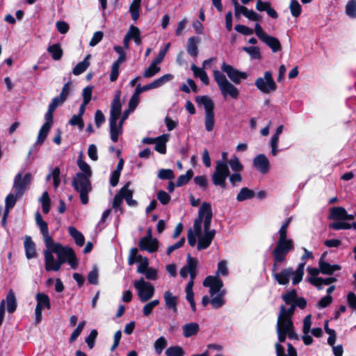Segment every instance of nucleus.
Returning a JSON list of instances; mask_svg holds the SVG:
<instances>
[{"label": "nucleus", "instance_id": "obj_1", "mask_svg": "<svg viewBox=\"0 0 356 356\" xmlns=\"http://www.w3.org/2000/svg\"><path fill=\"white\" fill-rule=\"evenodd\" d=\"M291 220V217L286 219L278 230V239L272 252L273 257V276L280 285L289 284L291 277H292L293 284L296 285L302 281L304 275L305 262L300 263L295 270L292 268H288L283 269L280 273L275 272L277 270V265L284 262L287 254L294 249L293 241L287 237L288 227Z\"/></svg>", "mask_w": 356, "mask_h": 356}, {"label": "nucleus", "instance_id": "obj_2", "mask_svg": "<svg viewBox=\"0 0 356 356\" xmlns=\"http://www.w3.org/2000/svg\"><path fill=\"white\" fill-rule=\"evenodd\" d=\"M212 218L211 204L207 202H202L194 221L193 228L188 232V242L191 246L193 247L197 243L198 250L209 247L216 233L215 229H211Z\"/></svg>", "mask_w": 356, "mask_h": 356}, {"label": "nucleus", "instance_id": "obj_3", "mask_svg": "<svg viewBox=\"0 0 356 356\" xmlns=\"http://www.w3.org/2000/svg\"><path fill=\"white\" fill-rule=\"evenodd\" d=\"M221 70L222 72L218 70H214L213 75L222 95L224 97L229 96L232 99L238 98L239 95L238 88L229 81L224 73L235 84H238L242 80L246 79L248 74L245 72L239 71L232 65L225 62L222 63Z\"/></svg>", "mask_w": 356, "mask_h": 356}, {"label": "nucleus", "instance_id": "obj_4", "mask_svg": "<svg viewBox=\"0 0 356 356\" xmlns=\"http://www.w3.org/2000/svg\"><path fill=\"white\" fill-rule=\"evenodd\" d=\"M74 252L71 248L52 242L44 250L45 270L48 272L58 271Z\"/></svg>", "mask_w": 356, "mask_h": 356}, {"label": "nucleus", "instance_id": "obj_5", "mask_svg": "<svg viewBox=\"0 0 356 356\" xmlns=\"http://www.w3.org/2000/svg\"><path fill=\"white\" fill-rule=\"evenodd\" d=\"M287 305H289V307L280 306V311L277 316L276 332L280 343L284 342L286 337L291 340L298 339V335L295 331L292 321L296 305L294 304H287Z\"/></svg>", "mask_w": 356, "mask_h": 356}, {"label": "nucleus", "instance_id": "obj_6", "mask_svg": "<svg viewBox=\"0 0 356 356\" xmlns=\"http://www.w3.org/2000/svg\"><path fill=\"white\" fill-rule=\"evenodd\" d=\"M203 285L209 288L210 304L213 309H219L225 305L226 291L222 289L223 282L218 276H207Z\"/></svg>", "mask_w": 356, "mask_h": 356}, {"label": "nucleus", "instance_id": "obj_7", "mask_svg": "<svg viewBox=\"0 0 356 356\" xmlns=\"http://www.w3.org/2000/svg\"><path fill=\"white\" fill-rule=\"evenodd\" d=\"M229 165L230 167V169L233 172L232 174H230L229 168H228V175L225 177L223 181H220V183H215L213 182V184L215 186H219L221 188H225L226 187V180L228 178L229 181L232 187H237L238 184L242 181L243 178L241 172L243 170V165L240 161L239 159L237 156L233 155L230 159H229Z\"/></svg>", "mask_w": 356, "mask_h": 356}, {"label": "nucleus", "instance_id": "obj_8", "mask_svg": "<svg viewBox=\"0 0 356 356\" xmlns=\"http://www.w3.org/2000/svg\"><path fill=\"white\" fill-rule=\"evenodd\" d=\"M90 177L84 176V174H76L72 179V186L79 193L83 204L88 203V193L92 190Z\"/></svg>", "mask_w": 356, "mask_h": 356}, {"label": "nucleus", "instance_id": "obj_9", "mask_svg": "<svg viewBox=\"0 0 356 356\" xmlns=\"http://www.w3.org/2000/svg\"><path fill=\"white\" fill-rule=\"evenodd\" d=\"M122 105L120 103V92L115 95L111 104L110 111L109 125L111 139L113 143H116L118 140L120 131H116V122L119 119L121 114Z\"/></svg>", "mask_w": 356, "mask_h": 356}, {"label": "nucleus", "instance_id": "obj_10", "mask_svg": "<svg viewBox=\"0 0 356 356\" xmlns=\"http://www.w3.org/2000/svg\"><path fill=\"white\" fill-rule=\"evenodd\" d=\"M195 102L198 105H202L205 111V129L211 131L215 125L214 104L212 99L207 95L197 96Z\"/></svg>", "mask_w": 356, "mask_h": 356}, {"label": "nucleus", "instance_id": "obj_11", "mask_svg": "<svg viewBox=\"0 0 356 356\" xmlns=\"http://www.w3.org/2000/svg\"><path fill=\"white\" fill-rule=\"evenodd\" d=\"M254 85L263 94L273 92L277 88L270 71H266L263 76L258 77L254 81Z\"/></svg>", "mask_w": 356, "mask_h": 356}, {"label": "nucleus", "instance_id": "obj_12", "mask_svg": "<svg viewBox=\"0 0 356 356\" xmlns=\"http://www.w3.org/2000/svg\"><path fill=\"white\" fill-rule=\"evenodd\" d=\"M134 286L136 289L138 298L142 302H147L154 295L155 288L154 285L149 282H146L143 278L135 280Z\"/></svg>", "mask_w": 356, "mask_h": 356}, {"label": "nucleus", "instance_id": "obj_13", "mask_svg": "<svg viewBox=\"0 0 356 356\" xmlns=\"http://www.w3.org/2000/svg\"><path fill=\"white\" fill-rule=\"evenodd\" d=\"M222 159L216 161V166L213 174L211 175V179L213 182L220 183V181H223L225 177L228 175L229 160H227V153L222 152L221 154Z\"/></svg>", "mask_w": 356, "mask_h": 356}, {"label": "nucleus", "instance_id": "obj_14", "mask_svg": "<svg viewBox=\"0 0 356 356\" xmlns=\"http://www.w3.org/2000/svg\"><path fill=\"white\" fill-rule=\"evenodd\" d=\"M307 271L309 274L307 277L309 282L315 286L318 290L323 289V285H329L337 282V278L334 277H329L327 278L318 277L321 273L320 268L308 267Z\"/></svg>", "mask_w": 356, "mask_h": 356}, {"label": "nucleus", "instance_id": "obj_15", "mask_svg": "<svg viewBox=\"0 0 356 356\" xmlns=\"http://www.w3.org/2000/svg\"><path fill=\"white\" fill-rule=\"evenodd\" d=\"M254 32L259 39L269 47L273 52L275 53L282 49L280 40L275 37L266 34L258 23L254 25Z\"/></svg>", "mask_w": 356, "mask_h": 356}, {"label": "nucleus", "instance_id": "obj_16", "mask_svg": "<svg viewBox=\"0 0 356 356\" xmlns=\"http://www.w3.org/2000/svg\"><path fill=\"white\" fill-rule=\"evenodd\" d=\"M31 181V175L29 172L26 173L24 176L22 172H18L14 178L12 191L17 195L22 197L27 191Z\"/></svg>", "mask_w": 356, "mask_h": 356}, {"label": "nucleus", "instance_id": "obj_17", "mask_svg": "<svg viewBox=\"0 0 356 356\" xmlns=\"http://www.w3.org/2000/svg\"><path fill=\"white\" fill-rule=\"evenodd\" d=\"M37 302L35 308V324H39L42 318V311L51 308V302L49 297L44 293L38 292L35 295Z\"/></svg>", "mask_w": 356, "mask_h": 356}, {"label": "nucleus", "instance_id": "obj_18", "mask_svg": "<svg viewBox=\"0 0 356 356\" xmlns=\"http://www.w3.org/2000/svg\"><path fill=\"white\" fill-rule=\"evenodd\" d=\"M138 245L140 250H145L149 253L156 252L159 248V241L156 238H152L150 231H148L145 237L140 238Z\"/></svg>", "mask_w": 356, "mask_h": 356}, {"label": "nucleus", "instance_id": "obj_19", "mask_svg": "<svg viewBox=\"0 0 356 356\" xmlns=\"http://www.w3.org/2000/svg\"><path fill=\"white\" fill-rule=\"evenodd\" d=\"M252 165L262 175L267 174L270 168V161L264 154H259L253 159Z\"/></svg>", "mask_w": 356, "mask_h": 356}, {"label": "nucleus", "instance_id": "obj_20", "mask_svg": "<svg viewBox=\"0 0 356 356\" xmlns=\"http://www.w3.org/2000/svg\"><path fill=\"white\" fill-rule=\"evenodd\" d=\"M35 222L39 227L42 234L45 246H49L54 242L52 237L49 234V228L47 223L42 220L40 213L38 211L35 213Z\"/></svg>", "mask_w": 356, "mask_h": 356}, {"label": "nucleus", "instance_id": "obj_21", "mask_svg": "<svg viewBox=\"0 0 356 356\" xmlns=\"http://www.w3.org/2000/svg\"><path fill=\"white\" fill-rule=\"evenodd\" d=\"M35 222L39 227L42 234L45 246H49L54 242L52 237L49 234V228L47 223L42 220L40 213L38 211L35 213Z\"/></svg>", "mask_w": 356, "mask_h": 356}, {"label": "nucleus", "instance_id": "obj_22", "mask_svg": "<svg viewBox=\"0 0 356 356\" xmlns=\"http://www.w3.org/2000/svg\"><path fill=\"white\" fill-rule=\"evenodd\" d=\"M325 253H323L318 261V267L322 274L332 275L335 271L341 270L340 265L330 264L325 260Z\"/></svg>", "mask_w": 356, "mask_h": 356}, {"label": "nucleus", "instance_id": "obj_23", "mask_svg": "<svg viewBox=\"0 0 356 356\" xmlns=\"http://www.w3.org/2000/svg\"><path fill=\"white\" fill-rule=\"evenodd\" d=\"M163 299L165 309L176 313L177 312L178 297L174 295L170 290H168L163 293Z\"/></svg>", "mask_w": 356, "mask_h": 356}, {"label": "nucleus", "instance_id": "obj_24", "mask_svg": "<svg viewBox=\"0 0 356 356\" xmlns=\"http://www.w3.org/2000/svg\"><path fill=\"white\" fill-rule=\"evenodd\" d=\"M284 130V126L280 125L277 129L275 133L273 135L270 140V153L271 155L275 156L278 152L280 151L278 148L279 139L280 136Z\"/></svg>", "mask_w": 356, "mask_h": 356}, {"label": "nucleus", "instance_id": "obj_25", "mask_svg": "<svg viewBox=\"0 0 356 356\" xmlns=\"http://www.w3.org/2000/svg\"><path fill=\"white\" fill-rule=\"evenodd\" d=\"M24 249L26 257L28 259H33L36 256L35 245L31 237L26 236L24 238Z\"/></svg>", "mask_w": 356, "mask_h": 356}, {"label": "nucleus", "instance_id": "obj_26", "mask_svg": "<svg viewBox=\"0 0 356 356\" xmlns=\"http://www.w3.org/2000/svg\"><path fill=\"white\" fill-rule=\"evenodd\" d=\"M183 335L186 338L196 335L200 331V326L197 323H189L182 326Z\"/></svg>", "mask_w": 356, "mask_h": 356}, {"label": "nucleus", "instance_id": "obj_27", "mask_svg": "<svg viewBox=\"0 0 356 356\" xmlns=\"http://www.w3.org/2000/svg\"><path fill=\"white\" fill-rule=\"evenodd\" d=\"M191 70L193 72L194 76L200 79L204 85H209V76L203 68L196 66L195 64H192L191 67Z\"/></svg>", "mask_w": 356, "mask_h": 356}, {"label": "nucleus", "instance_id": "obj_28", "mask_svg": "<svg viewBox=\"0 0 356 356\" xmlns=\"http://www.w3.org/2000/svg\"><path fill=\"white\" fill-rule=\"evenodd\" d=\"M169 139L168 134H163L156 137L154 149L160 154H165L166 153V143Z\"/></svg>", "mask_w": 356, "mask_h": 356}, {"label": "nucleus", "instance_id": "obj_29", "mask_svg": "<svg viewBox=\"0 0 356 356\" xmlns=\"http://www.w3.org/2000/svg\"><path fill=\"white\" fill-rule=\"evenodd\" d=\"M200 39L197 37H191L188 40L187 51L193 57H196L198 54L197 44Z\"/></svg>", "mask_w": 356, "mask_h": 356}, {"label": "nucleus", "instance_id": "obj_30", "mask_svg": "<svg viewBox=\"0 0 356 356\" xmlns=\"http://www.w3.org/2000/svg\"><path fill=\"white\" fill-rule=\"evenodd\" d=\"M287 354H284V348L279 343L275 344V350L277 356H298L296 348L291 344H287Z\"/></svg>", "mask_w": 356, "mask_h": 356}, {"label": "nucleus", "instance_id": "obj_31", "mask_svg": "<svg viewBox=\"0 0 356 356\" xmlns=\"http://www.w3.org/2000/svg\"><path fill=\"white\" fill-rule=\"evenodd\" d=\"M346 209L343 207H334L330 209V218L334 220H343Z\"/></svg>", "mask_w": 356, "mask_h": 356}, {"label": "nucleus", "instance_id": "obj_32", "mask_svg": "<svg viewBox=\"0 0 356 356\" xmlns=\"http://www.w3.org/2000/svg\"><path fill=\"white\" fill-rule=\"evenodd\" d=\"M21 197V196L17 195L16 193L13 191L9 193L5 199L4 211H6V213H9L10 210L15 207L17 201Z\"/></svg>", "mask_w": 356, "mask_h": 356}, {"label": "nucleus", "instance_id": "obj_33", "mask_svg": "<svg viewBox=\"0 0 356 356\" xmlns=\"http://www.w3.org/2000/svg\"><path fill=\"white\" fill-rule=\"evenodd\" d=\"M68 232L78 246L81 247L84 245L85 238L82 233L77 230L74 227H70L68 228Z\"/></svg>", "mask_w": 356, "mask_h": 356}, {"label": "nucleus", "instance_id": "obj_34", "mask_svg": "<svg viewBox=\"0 0 356 356\" xmlns=\"http://www.w3.org/2000/svg\"><path fill=\"white\" fill-rule=\"evenodd\" d=\"M6 305L7 311L8 313H13L17 308V302L15 293L12 289H10L6 296Z\"/></svg>", "mask_w": 356, "mask_h": 356}, {"label": "nucleus", "instance_id": "obj_35", "mask_svg": "<svg viewBox=\"0 0 356 356\" xmlns=\"http://www.w3.org/2000/svg\"><path fill=\"white\" fill-rule=\"evenodd\" d=\"M47 51L51 55L52 58L55 60H60L63 56V50L58 43L49 46Z\"/></svg>", "mask_w": 356, "mask_h": 356}, {"label": "nucleus", "instance_id": "obj_36", "mask_svg": "<svg viewBox=\"0 0 356 356\" xmlns=\"http://www.w3.org/2000/svg\"><path fill=\"white\" fill-rule=\"evenodd\" d=\"M173 79V75L171 74H165L154 81L150 83L152 89L158 88L161 87L165 83L170 81Z\"/></svg>", "mask_w": 356, "mask_h": 356}, {"label": "nucleus", "instance_id": "obj_37", "mask_svg": "<svg viewBox=\"0 0 356 356\" xmlns=\"http://www.w3.org/2000/svg\"><path fill=\"white\" fill-rule=\"evenodd\" d=\"M254 196V192L247 188L243 187L241 189L239 193L236 195V200L238 202H243L247 200H250Z\"/></svg>", "mask_w": 356, "mask_h": 356}, {"label": "nucleus", "instance_id": "obj_38", "mask_svg": "<svg viewBox=\"0 0 356 356\" xmlns=\"http://www.w3.org/2000/svg\"><path fill=\"white\" fill-rule=\"evenodd\" d=\"M142 0H133L129 7V12L131 15V19L136 21L140 16V4Z\"/></svg>", "mask_w": 356, "mask_h": 356}, {"label": "nucleus", "instance_id": "obj_39", "mask_svg": "<svg viewBox=\"0 0 356 356\" xmlns=\"http://www.w3.org/2000/svg\"><path fill=\"white\" fill-rule=\"evenodd\" d=\"M77 165L81 170V172H77L76 174H84V176L87 177L92 176V170L90 166L82 159L81 155L79 156L77 160Z\"/></svg>", "mask_w": 356, "mask_h": 356}, {"label": "nucleus", "instance_id": "obj_40", "mask_svg": "<svg viewBox=\"0 0 356 356\" xmlns=\"http://www.w3.org/2000/svg\"><path fill=\"white\" fill-rule=\"evenodd\" d=\"M88 57L89 56H88L83 60L77 63L76 65L74 67L73 74L74 75H79L86 70L90 65V63L88 60Z\"/></svg>", "mask_w": 356, "mask_h": 356}, {"label": "nucleus", "instance_id": "obj_41", "mask_svg": "<svg viewBox=\"0 0 356 356\" xmlns=\"http://www.w3.org/2000/svg\"><path fill=\"white\" fill-rule=\"evenodd\" d=\"M51 127L49 126V124H43L42 126V127L40 128V129L39 131L38 135V138H37V140H36L37 144L42 145L44 143V141L45 140V139L48 135V133H49Z\"/></svg>", "mask_w": 356, "mask_h": 356}, {"label": "nucleus", "instance_id": "obj_42", "mask_svg": "<svg viewBox=\"0 0 356 356\" xmlns=\"http://www.w3.org/2000/svg\"><path fill=\"white\" fill-rule=\"evenodd\" d=\"M346 14L352 19L356 18V0H349L346 6Z\"/></svg>", "mask_w": 356, "mask_h": 356}, {"label": "nucleus", "instance_id": "obj_43", "mask_svg": "<svg viewBox=\"0 0 356 356\" xmlns=\"http://www.w3.org/2000/svg\"><path fill=\"white\" fill-rule=\"evenodd\" d=\"M160 70V67L153 63H151L149 66L144 71L143 76L145 78H151L159 73Z\"/></svg>", "mask_w": 356, "mask_h": 356}, {"label": "nucleus", "instance_id": "obj_44", "mask_svg": "<svg viewBox=\"0 0 356 356\" xmlns=\"http://www.w3.org/2000/svg\"><path fill=\"white\" fill-rule=\"evenodd\" d=\"M193 176V171L192 170H187L186 173L180 175L177 180V186L180 187L186 184Z\"/></svg>", "mask_w": 356, "mask_h": 356}, {"label": "nucleus", "instance_id": "obj_45", "mask_svg": "<svg viewBox=\"0 0 356 356\" xmlns=\"http://www.w3.org/2000/svg\"><path fill=\"white\" fill-rule=\"evenodd\" d=\"M160 301L159 299L153 300L146 303L143 307V314L145 316H149L152 312L155 307L159 304Z\"/></svg>", "mask_w": 356, "mask_h": 356}, {"label": "nucleus", "instance_id": "obj_46", "mask_svg": "<svg viewBox=\"0 0 356 356\" xmlns=\"http://www.w3.org/2000/svg\"><path fill=\"white\" fill-rule=\"evenodd\" d=\"M289 9L292 16L295 17H298L302 13V7L300 3L297 0H291Z\"/></svg>", "mask_w": 356, "mask_h": 356}, {"label": "nucleus", "instance_id": "obj_47", "mask_svg": "<svg viewBox=\"0 0 356 356\" xmlns=\"http://www.w3.org/2000/svg\"><path fill=\"white\" fill-rule=\"evenodd\" d=\"M243 50L248 53L252 59H260L261 52L259 47L255 46L244 47Z\"/></svg>", "mask_w": 356, "mask_h": 356}, {"label": "nucleus", "instance_id": "obj_48", "mask_svg": "<svg viewBox=\"0 0 356 356\" xmlns=\"http://www.w3.org/2000/svg\"><path fill=\"white\" fill-rule=\"evenodd\" d=\"M330 227L334 230H341V229L347 230V229L353 228V223L350 224V223L344 222V221L338 220L337 222L331 223L330 225Z\"/></svg>", "mask_w": 356, "mask_h": 356}, {"label": "nucleus", "instance_id": "obj_49", "mask_svg": "<svg viewBox=\"0 0 356 356\" xmlns=\"http://www.w3.org/2000/svg\"><path fill=\"white\" fill-rule=\"evenodd\" d=\"M40 202L42 204V211L44 213H49L50 210V198L47 191L43 193L42 197L40 198Z\"/></svg>", "mask_w": 356, "mask_h": 356}, {"label": "nucleus", "instance_id": "obj_50", "mask_svg": "<svg viewBox=\"0 0 356 356\" xmlns=\"http://www.w3.org/2000/svg\"><path fill=\"white\" fill-rule=\"evenodd\" d=\"M166 356H184V352L179 346H170L165 350Z\"/></svg>", "mask_w": 356, "mask_h": 356}, {"label": "nucleus", "instance_id": "obj_51", "mask_svg": "<svg viewBox=\"0 0 356 356\" xmlns=\"http://www.w3.org/2000/svg\"><path fill=\"white\" fill-rule=\"evenodd\" d=\"M193 181L194 183L202 190H206L209 184V181L206 175L196 176L194 177Z\"/></svg>", "mask_w": 356, "mask_h": 356}, {"label": "nucleus", "instance_id": "obj_52", "mask_svg": "<svg viewBox=\"0 0 356 356\" xmlns=\"http://www.w3.org/2000/svg\"><path fill=\"white\" fill-rule=\"evenodd\" d=\"M141 259L142 256L138 254V249L136 248H133L130 250L128 257V264L129 265H133L134 263L140 261Z\"/></svg>", "mask_w": 356, "mask_h": 356}, {"label": "nucleus", "instance_id": "obj_53", "mask_svg": "<svg viewBox=\"0 0 356 356\" xmlns=\"http://www.w3.org/2000/svg\"><path fill=\"white\" fill-rule=\"evenodd\" d=\"M126 35L130 40H134L141 35V33L137 26L131 25Z\"/></svg>", "mask_w": 356, "mask_h": 356}, {"label": "nucleus", "instance_id": "obj_54", "mask_svg": "<svg viewBox=\"0 0 356 356\" xmlns=\"http://www.w3.org/2000/svg\"><path fill=\"white\" fill-rule=\"evenodd\" d=\"M167 346V341L163 337H159L156 341L154 342V348L155 351L158 355H160L163 350Z\"/></svg>", "mask_w": 356, "mask_h": 356}, {"label": "nucleus", "instance_id": "obj_55", "mask_svg": "<svg viewBox=\"0 0 356 356\" xmlns=\"http://www.w3.org/2000/svg\"><path fill=\"white\" fill-rule=\"evenodd\" d=\"M297 298V292L293 289L282 296V299L287 304H294Z\"/></svg>", "mask_w": 356, "mask_h": 356}, {"label": "nucleus", "instance_id": "obj_56", "mask_svg": "<svg viewBox=\"0 0 356 356\" xmlns=\"http://www.w3.org/2000/svg\"><path fill=\"white\" fill-rule=\"evenodd\" d=\"M174 177V172L170 169H161L158 172V177L160 179L172 180Z\"/></svg>", "mask_w": 356, "mask_h": 356}, {"label": "nucleus", "instance_id": "obj_57", "mask_svg": "<svg viewBox=\"0 0 356 356\" xmlns=\"http://www.w3.org/2000/svg\"><path fill=\"white\" fill-rule=\"evenodd\" d=\"M98 268L94 266L92 270L88 275V281L90 284L97 285L98 284Z\"/></svg>", "mask_w": 356, "mask_h": 356}, {"label": "nucleus", "instance_id": "obj_58", "mask_svg": "<svg viewBox=\"0 0 356 356\" xmlns=\"http://www.w3.org/2000/svg\"><path fill=\"white\" fill-rule=\"evenodd\" d=\"M228 274V269L227 266V261L225 260L220 261L218 264V270L215 276L219 277L220 275L227 276Z\"/></svg>", "mask_w": 356, "mask_h": 356}, {"label": "nucleus", "instance_id": "obj_59", "mask_svg": "<svg viewBox=\"0 0 356 356\" xmlns=\"http://www.w3.org/2000/svg\"><path fill=\"white\" fill-rule=\"evenodd\" d=\"M69 124L72 126H77L79 130H81L84 127V122L80 115H74L69 121Z\"/></svg>", "mask_w": 356, "mask_h": 356}, {"label": "nucleus", "instance_id": "obj_60", "mask_svg": "<svg viewBox=\"0 0 356 356\" xmlns=\"http://www.w3.org/2000/svg\"><path fill=\"white\" fill-rule=\"evenodd\" d=\"M188 272L196 271L197 267V261L196 259L191 257L190 254L187 256V263L185 265Z\"/></svg>", "mask_w": 356, "mask_h": 356}, {"label": "nucleus", "instance_id": "obj_61", "mask_svg": "<svg viewBox=\"0 0 356 356\" xmlns=\"http://www.w3.org/2000/svg\"><path fill=\"white\" fill-rule=\"evenodd\" d=\"M130 183H127L119 191V195H122V197L125 199V200L128 199H131L133 196V192L129 188Z\"/></svg>", "mask_w": 356, "mask_h": 356}, {"label": "nucleus", "instance_id": "obj_62", "mask_svg": "<svg viewBox=\"0 0 356 356\" xmlns=\"http://www.w3.org/2000/svg\"><path fill=\"white\" fill-rule=\"evenodd\" d=\"M97 337V331L92 330L89 335L86 338V342L90 349H92L95 346V341Z\"/></svg>", "mask_w": 356, "mask_h": 356}, {"label": "nucleus", "instance_id": "obj_63", "mask_svg": "<svg viewBox=\"0 0 356 356\" xmlns=\"http://www.w3.org/2000/svg\"><path fill=\"white\" fill-rule=\"evenodd\" d=\"M145 275V278L149 280H156L158 278V271L157 270L149 267L145 272L143 273Z\"/></svg>", "mask_w": 356, "mask_h": 356}, {"label": "nucleus", "instance_id": "obj_64", "mask_svg": "<svg viewBox=\"0 0 356 356\" xmlns=\"http://www.w3.org/2000/svg\"><path fill=\"white\" fill-rule=\"evenodd\" d=\"M347 302L352 309L356 313V295L353 292H349L347 296Z\"/></svg>", "mask_w": 356, "mask_h": 356}]
</instances>
